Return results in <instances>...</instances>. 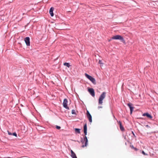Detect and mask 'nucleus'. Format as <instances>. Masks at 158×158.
<instances>
[{"mask_svg":"<svg viewBox=\"0 0 158 158\" xmlns=\"http://www.w3.org/2000/svg\"><path fill=\"white\" fill-rule=\"evenodd\" d=\"M84 133L85 136L84 137L83 140L81 138V142L82 143V144H83L85 141V144L83 145L82 146V148H84L85 147H86L87 146L88 142V139L87 138V137L86 136V135H87V131H84Z\"/></svg>","mask_w":158,"mask_h":158,"instance_id":"1","label":"nucleus"},{"mask_svg":"<svg viewBox=\"0 0 158 158\" xmlns=\"http://www.w3.org/2000/svg\"><path fill=\"white\" fill-rule=\"evenodd\" d=\"M106 93L105 92H103L100 95L98 99V104L102 105L103 103V100L106 97Z\"/></svg>","mask_w":158,"mask_h":158,"instance_id":"2","label":"nucleus"},{"mask_svg":"<svg viewBox=\"0 0 158 158\" xmlns=\"http://www.w3.org/2000/svg\"><path fill=\"white\" fill-rule=\"evenodd\" d=\"M112 39L114 40H119L124 43L125 42V41L123 38L120 35H117L114 36L112 37Z\"/></svg>","mask_w":158,"mask_h":158,"instance_id":"3","label":"nucleus"},{"mask_svg":"<svg viewBox=\"0 0 158 158\" xmlns=\"http://www.w3.org/2000/svg\"><path fill=\"white\" fill-rule=\"evenodd\" d=\"M67 103H68V101L67 99L65 98L64 100V101L63 102V106L64 108H65L66 109L69 110V107L67 106Z\"/></svg>","mask_w":158,"mask_h":158,"instance_id":"4","label":"nucleus"},{"mask_svg":"<svg viewBox=\"0 0 158 158\" xmlns=\"http://www.w3.org/2000/svg\"><path fill=\"white\" fill-rule=\"evenodd\" d=\"M86 115L88 118L89 119V121L90 123L92 122V117L91 115L90 114L88 110H87L86 111Z\"/></svg>","mask_w":158,"mask_h":158,"instance_id":"5","label":"nucleus"},{"mask_svg":"<svg viewBox=\"0 0 158 158\" xmlns=\"http://www.w3.org/2000/svg\"><path fill=\"white\" fill-rule=\"evenodd\" d=\"M30 38L28 37H26L24 39V41L27 46H30Z\"/></svg>","mask_w":158,"mask_h":158,"instance_id":"6","label":"nucleus"},{"mask_svg":"<svg viewBox=\"0 0 158 158\" xmlns=\"http://www.w3.org/2000/svg\"><path fill=\"white\" fill-rule=\"evenodd\" d=\"M88 91L90 94L93 96H95V92L94 89L93 88H89L88 89Z\"/></svg>","mask_w":158,"mask_h":158,"instance_id":"7","label":"nucleus"},{"mask_svg":"<svg viewBox=\"0 0 158 158\" xmlns=\"http://www.w3.org/2000/svg\"><path fill=\"white\" fill-rule=\"evenodd\" d=\"M127 105L130 109V114H131L132 113V112L133 110V109H134V107L132 106L133 104L131 103H128L127 104Z\"/></svg>","mask_w":158,"mask_h":158,"instance_id":"8","label":"nucleus"},{"mask_svg":"<svg viewBox=\"0 0 158 158\" xmlns=\"http://www.w3.org/2000/svg\"><path fill=\"white\" fill-rule=\"evenodd\" d=\"M142 115L143 116H147L148 118L150 119H152V116L150 114H149L148 113H145L143 114Z\"/></svg>","mask_w":158,"mask_h":158,"instance_id":"9","label":"nucleus"},{"mask_svg":"<svg viewBox=\"0 0 158 158\" xmlns=\"http://www.w3.org/2000/svg\"><path fill=\"white\" fill-rule=\"evenodd\" d=\"M117 121L118 123H119V125L120 128V130L122 131H124L125 129H124V127H123V126L122 125V123H121V122L120 121Z\"/></svg>","mask_w":158,"mask_h":158,"instance_id":"10","label":"nucleus"},{"mask_svg":"<svg viewBox=\"0 0 158 158\" xmlns=\"http://www.w3.org/2000/svg\"><path fill=\"white\" fill-rule=\"evenodd\" d=\"M54 10V8L53 7H51L49 10V13L52 17H53L54 16V14L53 13V11Z\"/></svg>","mask_w":158,"mask_h":158,"instance_id":"11","label":"nucleus"},{"mask_svg":"<svg viewBox=\"0 0 158 158\" xmlns=\"http://www.w3.org/2000/svg\"><path fill=\"white\" fill-rule=\"evenodd\" d=\"M71 156L72 158H77L76 154L72 150H71Z\"/></svg>","mask_w":158,"mask_h":158,"instance_id":"12","label":"nucleus"},{"mask_svg":"<svg viewBox=\"0 0 158 158\" xmlns=\"http://www.w3.org/2000/svg\"><path fill=\"white\" fill-rule=\"evenodd\" d=\"M89 80H90L94 84H96V80L93 77H92L90 79H89Z\"/></svg>","mask_w":158,"mask_h":158,"instance_id":"13","label":"nucleus"},{"mask_svg":"<svg viewBox=\"0 0 158 158\" xmlns=\"http://www.w3.org/2000/svg\"><path fill=\"white\" fill-rule=\"evenodd\" d=\"M64 65L67 66L68 68H69L71 66L69 63L66 62L64 63Z\"/></svg>","mask_w":158,"mask_h":158,"instance_id":"14","label":"nucleus"},{"mask_svg":"<svg viewBox=\"0 0 158 158\" xmlns=\"http://www.w3.org/2000/svg\"><path fill=\"white\" fill-rule=\"evenodd\" d=\"M85 76L89 80L92 77V76L89 75L88 74H87L86 73H85Z\"/></svg>","mask_w":158,"mask_h":158,"instance_id":"15","label":"nucleus"},{"mask_svg":"<svg viewBox=\"0 0 158 158\" xmlns=\"http://www.w3.org/2000/svg\"><path fill=\"white\" fill-rule=\"evenodd\" d=\"M75 131L76 132V133H78V134L80 133V129L76 128L75 129Z\"/></svg>","mask_w":158,"mask_h":158,"instance_id":"16","label":"nucleus"},{"mask_svg":"<svg viewBox=\"0 0 158 158\" xmlns=\"http://www.w3.org/2000/svg\"><path fill=\"white\" fill-rule=\"evenodd\" d=\"M87 131V124L85 123L84 126V131Z\"/></svg>","mask_w":158,"mask_h":158,"instance_id":"17","label":"nucleus"},{"mask_svg":"<svg viewBox=\"0 0 158 158\" xmlns=\"http://www.w3.org/2000/svg\"><path fill=\"white\" fill-rule=\"evenodd\" d=\"M72 114H76V113L75 112V110H72Z\"/></svg>","mask_w":158,"mask_h":158,"instance_id":"18","label":"nucleus"},{"mask_svg":"<svg viewBox=\"0 0 158 158\" xmlns=\"http://www.w3.org/2000/svg\"><path fill=\"white\" fill-rule=\"evenodd\" d=\"M142 153L144 155H147L148 154L146 153L143 151H142Z\"/></svg>","mask_w":158,"mask_h":158,"instance_id":"19","label":"nucleus"},{"mask_svg":"<svg viewBox=\"0 0 158 158\" xmlns=\"http://www.w3.org/2000/svg\"><path fill=\"white\" fill-rule=\"evenodd\" d=\"M12 135H13L14 136H15V137H17V134L15 132L13 133Z\"/></svg>","mask_w":158,"mask_h":158,"instance_id":"20","label":"nucleus"},{"mask_svg":"<svg viewBox=\"0 0 158 158\" xmlns=\"http://www.w3.org/2000/svg\"><path fill=\"white\" fill-rule=\"evenodd\" d=\"M56 128L57 129H60V127L58 126H56Z\"/></svg>","mask_w":158,"mask_h":158,"instance_id":"21","label":"nucleus"},{"mask_svg":"<svg viewBox=\"0 0 158 158\" xmlns=\"http://www.w3.org/2000/svg\"><path fill=\"white\" fill-rule=\"evenodd\" d=\"M130 147L131 148L134 149L135 148L133 146V145H130Z\"/></svg>","mask_w":158,"mask_h":158,"instance_id":"22","label":"nucleus"},{"mask_svg":"<svg viewBox=\"0 0 158 158\" xmlns=\"http://www.w3.org/2000/svg\"><path fill=\"white\" fill-rule=\"evenodd\" d=\"M98 63H99V64H102V60H99Z\"/></svg>","mask_w":158,"mask_h":158,"instance_id":"23","label":"nucleus"},{"mask_svg":"<svg viewBox=\"0 0 158 158\" xmlns=\"http://www.w3.org/2000/svg\"><path fill=\"white\" fill-rule=\"evenodd\" d=\"M8 134L10 135H11L12 134L11 132H10L8 131Z\"/></svg>","mask_w":158,"mask_h":158,"instance_id":"24","label":"nucleus"},{"mask_svg":"<svg viewBox=\"0 0 158 158\" xmlns=\"http://www.w3.org/2000/svg\"><path fill=\"white\" fill-rule=\"evenodd\" d=\"M134 149V150H135V151H138V149L137 148H135Z\"/></svg>","mask_w":158,"mask_h":158,"instance_id":"25","label":"nucleus"},{"mask_svg":"<svg viewBox=\"0 0 158 158\" xmlns=\"http://www.w3.org/2000/svg\"><path fill=\"white\" fill-rule=\"evenodd\" d=\"M145 126H146L147 127V128H150V126H149V125H146Z\"/></svg>","mask_w":158,"mask_h":158,"instance_id":"26","label":"nucleus"},{"mask_svg":"<svg viewBox=\"0 0 158 158\" xmlns=\"http://www.w3.org/2000/svg\"><path fill=\"white\" fill-rule=\"evenodd\" d=\"M102 106H98V109H99L100 108H102Z\"/></svg>","mask_w":158,"mask_h":158,"instance_id":"27","label":"nucleus"},{"mask_svg":"<svg viewBox=\"0 0 158 158\" xmlns=\"http://www.w3.org/2000/svg\"><path fill=\"white\" fill-rule=\"evenodd\" d=\"M132 133L133 135H134V136L135 137V135L133 131H132Z\"/></svg>","mask_w":158,"mask_h":158,"instance_id":"28","label":"nucleus"},{"mask_svg":"<svg viewBox=\"0 0 158 158\" xmlns=\"http://www.w3.org/2000/svg\"><path fill=\"white\" fill-rule=\"evenodd\" d=\"M138 119H142L143 118H137Z\"/></svg>","mask_w":158,"mask_h":158,"instance_id":"29","label":"nucleus"},{"mask_svg":"<svg viewBox=\"0 0 158 158\" xmlns=\"http://www.w3.org/2000/svg\"><path fill=\"white\" fill-rule=\"evenodd\" d=\"M111 40H109V41H110Z\"/></svg>","mask_w":158,"mask_h":158,"instance_id":"30","label":"nucleus"},{"mask_svg":"<svg viewBox=\"0 0 158 158\" xmlns=\"http://www.w3.org/2000/svg\"><path fill=\"white\" fill-rule=\"evenodd\" d=\"M125 144L126 145V144H127L126 143H125Z\"/></svg>","mask_w":158,"mask_h":158,"instance_id":"31","label":"nucleus"}]
</instances>
